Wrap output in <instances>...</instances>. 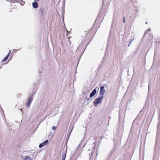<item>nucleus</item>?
<instances>
[{
    "label": "nucleus",
    "mask_w": 160,
    "mask_h": 160,
    "mask_svg": "<svg viewBox=\"0 0 160 160\" xmlns=\"http://www.w3.org/2000/svg\"><path fill=\"white\" fill-rule=\"evenodd\" d=\"M146 23L147 24V22H146Z\"/></svg>",
    "instance_id": "nucleus-21"
},
{
    "label": "nucleus",
    "mask_w": 160,
    "mask_h": 160,
    "mask_svg": "<svg viewBox=\"0 0 160 160\" xmlns=\"http://www.w3.org/2000/svg\"><path fill=\"white\" fill-rule=\"evenodd\" d=\"M125 22V17H124L123 18V22Z\"/></svg>",
    "instance_id": "nucleus-16"
},
{
    "label": "nucleus",
    "mask_w": 160,
    "mask_h": 160,
    "mask_svg": "<svg viewBox=\"0 0 160 160\" xmlns=\"http://www.w3.org/2000/svg\"><path fill=\"white\" fill-rule=\"evenodd\" d=\"M89 98H88V99H87V101H89Z\"/></svg>",
    "instance_id": "nucleus-19"
},
{
    "label": "nucleus",
    "mask_w": 160,
    "mask_h": 160,
    "mask_svg": "<svg viewBox=\"0 0 160 160\" xmlns=\"http://www.w3.org/2000/svg\"><path fill=\"white\" fill-rule=\"evenodd\" d=\"M52 129H53V130H55V129H56V127L55 126H53L52 128Z\"/></svg>",
    "instance_id": "nucleus-15"
},
{
    "label": "nucleus",
    "mask_w": 160,
    "mask_h": 160,
    "mask_svg": "<svg viewBox=\"0 0 160 160\" xmlns=\"http://www.w3.org/2000/svg\"><path fill=\"white\" fill-rule=\"evenodd\" d=\"M35 93H36V92H34L32 94V96H32H32H33V95H34V94H35Z\"/></svg>",
    "instance_id": "nucleus-17"
},
{
    "label": "nucleus",
    "mask_w": 160,
    "mask_h": 160,
    "mask_svg": "<svg viewBox=\"0 0 160 160\" xmlns=\"http://www.w3.org/2000/svg\"><path fill=\"white\" fill-rule=\"evenodd\" d=\"M159 127L160 125L158 124L157 125V132L156 136V146L155 149V151L156 150V146L157 143L160 140Z\"/></svg>",
    "instance_id": "nucleus-1"
},
{
    "label": "nucleus",
    "mask_w": 160,
    "mask_h": 160,
    "mask_svg": "<svg viewBox=\"0 0 160 160\" xmlns=\"http://www.w3.org/2000/svg\"><path fill=\"white\" fill-rule=\"evenodd\" d=\"M97 87L94 89L92 92L90 93L89 97L90 98H92L94 96L96 93Z\"/></svg>",
    "instance_id": "nucleus-6"
},
{
    "label": "nucleus",
    "mask_w": 160,
    "mask_h": 160,
    "mask_svg": "<svg viewBox=\"0 0 160 160\" xmlns=\"http://www.w3.org/2000/svg\"><path fill=\"white\" fill-rule=\"evenodd\" d=\"M39 14L41 17V18H43V9L42 8H40L38 10Z\"/></svg>",
    "instance_id": "nucleus-3"
},
{
    "label": "nucleus",
    "mask_w": 160,
    "mask_h": 160,
    "mask_svg": "<svg viewBox=\"0 0 160 160\" xmlns=\"http://www.w3.org/2000/svg\"><path fill=\"white\" fill-rule=\"evenodd\" d=\"M134 40V39H132L130 41V42L128 44V47H129V46H130V44L132 43V42Z\"/></svg>",
    "instance_id": "nucleus-11"
},
{
    "label": "nucleus",
    "mask_w": 160,
    "mask_h": 160,
    "mask_svg": "<svg viewBox=\"0 0 160 160\" xmlns=\"http://www.w3.org/2000/svg\"><path fill=\"white\" fill-rule=\"evenodd\" d=\"M66 157V154L64 153L62 155V160H65Z\"/></svg>",
    "instance_id": "nucleus-10"
},
{
    "label": "nucleus",
    "mask_w": 160,
    "mask_h": 160,
    "mask_svg": "<svg viewBox=\"0 0 160 160\" xmlns=\"http://www.w3.org/2000/svg\"><path fill=\"white\" fill-rule=\"evenodd\" d=\"M32 6L33 8H37L38 7V3L37 2L35 1L32 3Z\"/></svg>",
    "instance_id": "nucleus-7"
},
{
    "label": "nucleus",
    "mask_w": 160,
    "mask_h": 160,
    "mask_svg": "<svg viewBox=\"0 0 160 160\" xmlns=\"http://www.w3.org/2000/svg\"><path fill=\"white\" fill-rule=\"evenodd\" d=\"M19 1H22V2H23L24 3V2L23 1H22V0H19Z\"/></svg>",
    "instance_id": "nucleus-18"
},
{
    "label": "nucleus",
    "mask_w": 160,
    "mask_h": 160,
    "mask_svg": "<svg viewBox=\"0 0 160 160\" xmlns=\"http://www.w3.org/2000/svg\"><path fill=\"white\" fill-rule=\"evenodd\" d=\"M11 50H10L8 54L7 55V56L3 59L2 60V62H4L6 61L8 58V57L10 55V54L11 53Z\"/></svg>",
    "instance_id": "nucleus-8"
},
{
    "label": "nucleus",
    "mask_w": 160,
    "mask_h": 160,
    "mask_svg": "<svg viewBox=\"0 0 160 160\" xmlns=\"http://www.w3.org/2000/svg\"><path fill=\"white\" fill-rule=\"evenodd\" d=\"M105 92V90L104 89V87L103 86H102L100 88V95L103 96Z\"/></svg>",
    "instance_id": "nucleus-4"
},
{
    "label": "nucleus",
    "mask_w": 160,
    "mask_h": 160,
    "mask_svg": "<svg viewBox=\"0 0 160 160\" xmlns=\"http://www.w3.org/2000/svg\"><path fill=\"white\" fill-rule=\"evenodd\" d=\"M33 100V98H28V99L27 103L26 104V106L28 107H30L31 102Z\"/></svg>",
    "instance_id": "nucleus-5"
},
{
    "label": "nucleus",
    "mask_w": 160,
    "mask_h": 160,
    "mask_svg": "<svg viewBox=\"0 0 160 160\" xmlns=\"http://www.w3.org/2000/svg\"><path fill=\"white\" fill-rule=\"evenodd\" d=\"M103 98V96L101 97H99L95 99L93 101V104L95 106H96L98 104L101 103L102 101Z\"/></svg>",
    "instance_id": "nucleus-2"
},
{
    "label": "nucleus",
    "mask_w": 160,
    "mask_h": 160,
    "mask_svg": "<svg viewBox=\"0 0 160 160\" xmlns=\"http://www.w3.org/2000/svg\"><path fill=\"white\" fill-rule=\"evenodd\" d=\"M48 142V140H46V141H45L43 143V144L45 145H46Z\"/></svg>",
    "instance_id": "nucleus-12"
},
{
    "label": "nucleus",
    "mask_w": 160,
    "mask_h": 160,
    "mask_svg": "<svg viewBox=\"0 0 160 160\" xmlns=\"http://www.w3.org/2000/svg\"><path fill=\"white\" fill-rule=\"evenodd\" d=\"M44 146V145L43 144V143H42L39 144V148H41Z\"/></svg>",
    "instance_id": "nucleus-13"
},
{
    "label": "nucleus",
    "mask_w": 160,
    "mask_h": 160,
    "mask_svg": "<svg viewBox=\"0 0 160 160\" xmlns=\"http://www.w3.org/2000/svg\"><path fill=\"white\" fill-rule=\"evenodd\" d=\"M149 89H150V88H149V86H148V90H149Z\"/></svg>",
    "instance_id": "nucleus-20"
},
{
    "label": "nucleus",
    "mask_w": 160,
    "mask_h": 160,
    "mask_svg": "<svg viewBox=\"0 0 160 160\" xmlns=\"http://www.w3.org/2000/svg\"><path fill=\"white\" fill-rule=\"evenodd\" d=\"M150 30L149 29H149L148 30H147L145 31V34H147L148 33V31H150Z\"/></svg>",
    "instance_id": "nucleus-14"
},
{
    "label": "nucleus",
    "mask_w": 160,
    "mask_h": 160,
    "mask_svg": "<svg viewBox=\"0 0 160 160\" xmlns=\"http://www.w3.org/2000/svg\"><path fill=\"white\" fill-rule=\"evenodd\" d=\"M25 160H32L31 157L29 156H26L25 159Z\"/></svg>",
    "instance_id": "nucleus-9"
}]
</instances>
